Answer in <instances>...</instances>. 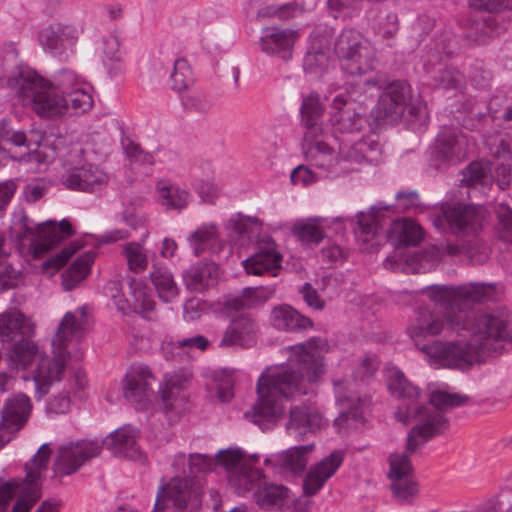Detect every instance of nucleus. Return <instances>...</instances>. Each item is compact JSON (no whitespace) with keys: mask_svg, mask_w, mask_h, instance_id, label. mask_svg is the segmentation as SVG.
Returning <instances> with one entry per match:
<instances>
[{"mask_svg":"<svg viewBox=\"0 0 512 512\" xmlns=\"http://www.w3.org/2000/svg\"><path fill=\"white\" fill-rule=\"evenodd\" d=\"M289 362L264 371L256 383L257 400L244 417L265 432L283 417L284 403L310 394L311 384L326 372L324 354L328 343L320 337L291 346Z\"/></svg>","mask_w":512,"mask_h":512,"instance_id":"1","label":"nucleus"},{"mask_svg":"<svg viewBox=\"0 0 512 512\" xmlns=\"http://www.w3.org/2000/svg\"><path fill=\"white\" fill-rule=\"evenodd\" d=\"M496 291L494 283L470 282L458 286L432 285L427 287L431 303L415 310L407 333L415 346L421 350L430 344L431 338L445 330L459 333L468 327L473 316L474 304L491 300Z\"/></svg>","mask_w":512,"mask_h":512,"instance_id":"2","label":"nucleus"},{"mask_svg":"<svg viewBox=\"0 0 512 512\" xmlns=\"http://www.w3.org/2000/svg\"><path fill=\"white\" fill-rule=\"evenodd\" d=\"M390 394L402 401L395 411V418L404 424L411 419L421 418V422L408 433L406 448H417L430 438L440 434L448 422L444 412L465 405L469 397L444 390H434L425 397L422 390L410 382L399 369L389 372L386 380Z\"/></svg>","mask_w":512,"mask_h":512,"instance_id":"3","label":"nucleus"},{"mask_svg":"<svg viewBox=\"0 0 512 512\" xmlns=\"http://www.w3.org/2000/svg\"><path fill=\"white\" fill-rule=\"evenodd\" d=\"M463 331L469 332L468 341L431 340L420 351L435 364L464 371L474 363H484L487 358L502 354L503 343L512 340L508 319L499 313L477 314Z\"/></svg>","mask_w":512,"mask_h":512,"instance_id":"4","label":"nucleus"},{"mask_svg":"<svg viewBox=\"0 0 512 512\" xmlns=\"http://www.w3.org/2000/svg\"><path fill=\"white\" fill-rule=\"evenodd\" d=\"M366 85L381 92L372 111L375 119L383 123H398L403 118L410 128L422 133L425 131L429 115L425 105L411 104V86L406 80H392L382 75L367 79Z\"/></svg>","mask_w":512,"mask_h":512,"instance_id":"5","label":"nucleus"},{"mask_svg":"<svg viewBox=\"0 0 512 512\" xmlns=\"http://www.w3.org/2000/svg\"><path fill=\"white\" fill-rule=\"evenodd\" d=\"M488 210L478 204L444 202L440 214L433 219L434 226L457 237H470L465 249L471 260L483 263L489 257V246L479 235L489 223Z\"/></svg>","mask_w":512,"mask_h":512,"instance_id":"6","label":"nucleus"},{"mask_svg":"<svg viewBox=\"0 0 512 512\" xmlns=\"http://www.w3.org/2000/svg\"><path fill=\"white\" fill-rule=\"evenodd\" d=\"M392 206L376 204L369 212H359L356 216L354 233L358 240L369 242L382 232L395 246H417L423 239L421 226L412 219H397L391 216Z\"/></svg>","mask_w":512,"mask_h":512,"instance_id":"7","label":"nucleus"},{"mask_svg":"<svg viewBox=\"0 0 512 512\" xmlns=\"http://www.w3.org/2000/svg\"><path fill=\"white\" fill-rule=\"evenodd\" d=\"M324 108L319 95L315 92L304 97L300 106L302 124L306 128L304 140L306 160L311 166L322 170L328 178L342 175L339 154L334 156V149L324 140L318 139L322 133V117Z\"/></svg>","mask_w":512,"mask_h":512,"instance_id":"8","label":"nucleus"},{"mask_svg":"<svg viewBox=\"0 0 512 512\" xmlns=\"http://www.w3.org/2000/svg\"><path fill=\"white\" fill-rule=\"evenodd\" d=\"M81 337L82 324L76 319L74 313L66 312L52 340L54 356L40 358L32 374L35 386L34 397L37 401L49 393L55 382L61 380L70 359V354L67 351L69 342L74 338L79 340Z\"/></svg>","mask_w":512,"mask_h":512,"instance_id":"9","label":"nucleus"},{"mask_svg":"<svg viewBox=\"0 0 512 512\" xmlns=\"http://www.w3.org/2000/svg\"><path fill=\"white\" fill-rule=\"evenodd\" d=\"M334 51L342 71L348 75L361 76L376 67L374 50L355 29L344 28L341 31L335 40Z\"/></svg>","mask_w":512,"mask_h":512,"instance_id":"10","label":"nucleus"},{"mask_svg":"<svg viewBox=\"0 0 512 512\" xmlns=\"http://www.w3.org/2000/svg\"><path fill=\"white\" fill-rule=\"evenodd\" d=\"M202 487L200 476H175L167 484L159 487L152 512H162L169 505L175 512H183L186 509L193 512L201 504Z\"/></svg>","mask_w":512,"mask_h":512,"instance_id":"11","label":"nucleus"},{"mask_svg":"<svg viewBox=\"0 0 512 512\" xmlns=\"http://www.w3.org/2000/svg\"><path fill=\"white\" fill-rule=\"evenodd\" d=\"M333 385L336 404L339 406V415L333 426L340 435H344L364 424V415L370 408L372 399L368 394H358L350 390L344 380H334Z\"/></svg>","mask_w":512,"mask_h":512,"instance_id":"12","label":"nucleus"},{"mask_svg":"<svg viewBox=\"0 0 512 512\" xmlns=\"http://www.w3.org/2000/svg\"><path fill=\"white\" fill-rule=\"evenodd\" d=\"M243 450H218L216 463L222 465L230 473V483L239 495L258 490L265 481L260 469L247 464Z\"/></svg>","mask_w":512,"mask_h":512,"instance_id":"13","label":"nucleus"},{"mask_svg":"<svg viewBox=\"0 0 512 512\" xmlns=\"http://www.w3.org/2000/svg\"><path fill=\"white\" fill-rule=\"evenodd\" d=\"M51 450H36L33 458L25 464L27 488L14 504L11 512H29L33 505L40 499L41 493L36 486L41 471L47 468ZM59 503L55 500H45L37 508L36 512H55Z\"/></svg>","mask_w":512,"mask_h":512,"instance_id":"14","label":"nucleus"},{"mask_svg":"<svg viewBox=\"0 0 512 512\" xmlns=\"http://www.w3.org/2000/svg\"><path fill=\"white\" fill-rule=\"evenodd\" d=\"M33 405L24 393L9 396L1 409L0 448L7 445L13 434L21 430L27 423Z\"/></svg>","mask_w":512,"mask_h":512,"instance_id":"15","label":"nucleus"},{"mask_svg":"<svg viewBox=\"0 0 512 512\" xmlns=\"http://www.w3.org/2000/svg\"><path fill=\"white\" fill-rule=\"evenodd\" d=\"M33 82L31 89L27 88V93L20 96L31 99L37 115L52 118L66 113L63 95L52 89L38 74Z\"/></svg>","mask_w":512,"mask_h":512,"instance_id":"16","label":"nucleus"},{"mask_svg":"<svg viewBox=\"0 0 512 512\" xmlns=\"http://www.w3.org/2000/svg\"><path fill=\"white\" fill-rule=\"evenodd\" d=\"M155 377L147 365H132L126 372L123 380V395L125 399L144 408L153 393L152 383Z\"/></svg>","mask_w":512,"mask_h":512,"instance_id":"17","label":"nucleus"},{"mask_svg":"<svg viewBox=\"0 0 512 512\" xmlns=\"http://www.w3.org/2000/svg\"><path fill=\"white\" fill-rule=\"evenodd\" d=\"M344 460L343 450H333L328 456L311 465L303 477L302 490L304 497L316 495L330 479Z\"/></svg>","mask_w":512,"mask_h":512,"instance_id":"18","label":"nucleus"},{"mask_svg":"<svg viewBox=\"0 0 512 512\" xmlns=\"http://www.w3.org/2000/svg\"><path fill=\"white\" fill-rule=\"evenodd\" d=\"M282 255L271 236H260L255 244L253 255L245 259L243 267L248 275L261 276L281 267Z\"/></svg>","mask_w":512,"mask_h":512,"instance_id":"19","label":"nucleus"},{"mask_svg":"<svg viewBox=\"0 0 512 512\" xmlns=\"http://www.w3.org/2000/svg\"><path fill=\"white\" fill-rule=\"evenodd\" d=\"M108 182V174L97 165L90 163L72 168L62 180L67 189L86 193L100 191L108 185Z\"/></svg>","mask_w":512,"mask_h":512,"instance_id":"20","label":"nucleus"},{"mask_svg":"<svg viewBox=\"0 0 512 512\" xmlns=\"http://www.w3.org/2000/svg\"><path fill=\"white\" fill-rule=\"evenodd\" d=\"M139 438V431L131 425L122 426L106 437H93L71 440L58 448H134Z\"/></svg>","mask_w":512,"mask_h":512,"instance_id":"21","label":"nucleus"},{"mask_svg":"<svg viewBox=\"0 0 512 512\" xmlns=\"http://www.w3.org/2000/svg\"><path fill=\"white\" fill-rule=\"evenodd\" d=\"M36 76V71L19 65L15 56L0 57V88L8 87L19 96L26 94L27 88L31 89Z\"/></svg>","mask_w":512,"mask_h":512,"instance_id":"22","label":"nucleus"},{"mask_svg":"<svg viewBox=\"0 0 512 512\" xmlns=\"http://www.w3.org/2000/svg\"><path fill=\"white\" fill-rule=\"evenodd\" d=\"M38 39L46 52L52 56H62L76 44L78 31L72 25L52 23L40 30Z\"/></svg>","mask_w":512,"mask_h":512,"instance_id":"23","label":"nucleus"},{"mask_svg":"<svg viewBox=\"0 0 512 512\" xmlns=\"http://www.w3.org/2000/svg\"><path fill=\"white\" fill-rule=\"evenodd\" d=\"M258 331L259 326L254 317L249 313H241L231 320L220 341V346L250 347L255 343Z\"/></svg>","mask_w":512,"mask_h":512,"instance_id":"24","label":"nucleus"},{"mask_svg":"<svg viewBox=\"0 0 512 512\" xmlns=\"http://www.w3.org/2000/svg\"><path fill=\"white\" fill-rule=\"evenodd\" d=\"M379 144L375 141H367L359 139L353 143H348V140L339 138V157L342 175H346L354 170H357L355 165H361L369 161V154L376 152Z\"/></svg>","mask_w":512,"mask_h":512,"instance_id":"25","label":"nucleus"},{"mask_svg":"<svg viewBox=\"0 0 512 512\" xmlns=\"http://www.w3.org/2000/svg\"><path fill=\"white\" fill-rule=\"evenodd\" d=\"M327 425V420L314 408L294 407L290 409V417L286 424V431L298 440L307 433H315Z\"/></svg>","mask_w":512,"mask_h":512,"instance_id":"26","label":"nucleus"},{"mask_svg":"<svg viewBox=\"0 0 512 512\" xmlns=\"http://www.w3.org/2000/svg\"><path fill=\"white\" fill-rule=\"evenodd\" d=\"M219 266L213 261H197L183 273V281L188 290L203 293L217 285Z\"/></svg>","mask_w":512,"mask_h":512,"instance_id":"27","label":"nucleus"},{"mask_svg":"<svg viewBox=\"0 0 512 512\" xmlns=\"http://www.w3.org/2000/svg\"><path fill=\"white\" fill-rule=\"evenodd\" d=\"M460 153L456 130L453 127L444 126L429 151V160L431 165L439 169L441 164L459 160Z\"/></svg>","mask_w":512,"mask_h":512,"instance_id":"28","label":"nucleus"},{"mask_svg":"<svg viewBox=\"0 0 512 512\" xmlns=\"http://www.w3.org/2000/svg\"><path fill=\"white\" fill-rule=\"evenodd\" d=\"M296 32L278 27H266L260 38L261 50L268 55H276L284 60L292 56Z\"/></svg>","mask_w":512,"mask_h":512,"instance_id":"29","label":"nucleus"},{"mask_svg":"<svg viewBox=\"0 0 512 512\" xmlns=\"http://www.w3.org/2000/svg\"><path fill=\"white\" fill-rule=\"evenodd\" d=\"M270 324L278 331L303 332L313 328V321L289 304H279L270 313Z\"/></svg>","mask_w":512,"mask_h":512,"instance_id":"30","label":"nucleus"},{"mask_svg":"<svg viewBox=\"0 0 512 512\" xmlns=\"http://www.w3.org/2000/svg\"><path fill=\"white\" fill-rule=\"evenodd\" d=\"M34 334L33 324L19 310H10L0 314V342L3 347L21 337H33Z\"/></svg>","mask_w":512,"mask_h":512,"instance_id":"31","label":"nucleus"},{"mask_svg":"<svg viewBox=\"0 0 512 512\" xmlns=\"http://www.w3.org/2000/svg\"><path fill=\"white\" fill-rule=\"evenodd\" d=\"M45 226V233L43 241L38 242L34 239V256L38 257L40 254L48 252L50 249L59 245L63 240L73 236L75 231L71 222L68 219H62L59 223L54 220L43 222Z\"/></svg>","mask_w":512,"mask_h":512,"instance_id":"32","label":"nucleus"},{"mask_svg":"<svg viewBox=\"0 0 512 512\" xmlns=\"http://www.w3.org/2000/svg\"><path fill=\"white\" fill-rule=\"evenodd\" d=\"M367 79L363 82L349 84L343 92L338 93L332 100L333 108L361 106L368 112V103L372 102L376 91L366 85Z\"/></svg>","mask_w":512,"mask_h":512,"instance_id":"33","label":"nucleus"},{"mask_svg":"<svg viewBox=\"0 0 512 512\" xmlns=\"http://www.w3.org/2000/svg\"><path fill=\"white\" fill-rule=\"evenodd\" d=\"M328 227V219L312 217L296 222L292 228V233L302 245L311 247L323 241L326 237L325 229Z\"/></svg>","mask_w":512,"mask_h":512,"instance_id":"34","label":"nucleus"},{"mask_svg":"<svg viewBox=\"0 0 512 512\" xmlns=\"http://www.w3.org/2000/svg\"><path fill=\"white\" fill-rule=\"evenodd\" d=\"M334 109L335 129L342 135L360 133L368 124L367 111L361 106Z\"/></svg>","mask_w":512,"mask_h":512,"instance_id":"35","label":"nucleus"},{"mask_svg":"<svg viewBox=\"0 0 512 512\" xmlns=\"http://www.w3.org/2000/svg\"><path fill=\"white\" fill-rule=\"evenodd\" d=\"M290 490L282 484L264 481L262 486L255 490L254 500L263 509H283L289 500Z\"/></svg>","mask_w":512,"mask_h":512,"instance_id":"36","label":"nucleus"},{"mask_svg":"<svg viewBox=\"0 0 512 512\" xmlns=\"http://www.w3.org/2000/svg\"><path fill=\"white\" fill-rule=\"evenodd\" d=\"M99 455V450H59L53 470L56 475L68 476L75 473L85 461Z\"/></svg>","mask_w":512,"mask_h":512,"instance_id":"37","label":"nucleus"},{"mask_svg":"<svg viewBox=\"0 0 512 512\" xmlns=\"http://www.w3.org/2000/svg\"><path fill=\"white\" fill-rule=\"evenodd\" d=\"M309 450H282L274 459V470L283 477L302 474L307 466Z\"/></svg>","mask_w":512,"mask_h":512,"instance_id":"38","label":"nucleus"},{"mask_svg":"<svg viewBox=\"0 0 512 512\" xmlns=\"http://www.w3.org/2000/svg\"><path fill=\"white\" fill-rule=\"evenodd\" d=\"M150 278L155 286L159 298L165 302H171L179 293L173 274L169 268L162 264H154L150 272Z\"/></svg>","mask_w":512,"mask_h":512,"instance_id":"39","label":"nucleus"},{"mask_svg":"<svg viewBox=\"0 0 512 512\" xmlns=\"http://www.w3.org/2000/svg\"><path fill=\"white\" fill-rule=\"evenodd\" d=\"M189 240L196 256H200L205 251L216 254L223 249V243L214 226H205L194 231Z\"/></svg>","mask_w":512,"mask_h":512,"instance_id":"40","label":"nucleus"},{"mask_svg":"<svg viewBox=\"0 0 512 512\" xmlns=\"http://www.w3.org/2000/svg\"><path fill=\"white\" fill-rule=\"evenodd\" d=\"M45 232L44 224L35 225L34 221L24 211L20 212L10 227V237L18 243H22L24 240L35 236L43 240Z\"/></svg>","mask_w":512,"mask_h":512,"instance_id":"41","label":"nucleus"},{"mask_svg":"<svg viewBox=\"0 0 512 512\" xmlns=\"http://www.w3.org/2000/svg\"><path fill=\"white\" fill-rule=\"evenodd\" d=\"M94 258L95 253L87 251L71 263L66 273L63 274V284L66 290L72 289L76 283L86 278L91 270Z\"/></svg>","mask_w":512,"mask_h":512,"instance_id":"42","label":"nucleus"},{"mask_svg":"<svg viewBox=\"0 0 512 512\" xmlns=\"http://www.w3.org/2000/svg\"><path fill=\"white\" fill-rule=\"evenodd\" d=\"M184 379L178 375L165 378L164 386L160 387V395L166 412L177 408L178 402H184Z\"/></svg>","mask_w":512,"mask_h":512,"instance_id":"43","label":"nucleus"},{"mask_svg":"<svg viewBox=\"0 0 512 512\" xmlns=\"http://www.w3.org/2000/svg\"><path fill=\"white\" fill-rule=\"evenodd\" d=\"M33 337H21L13 343L5 346L9 349L10 360L23 367L29 365L37 356L38 347L32 341Z\"/></svg>","mask_w":512,"mask_h":512,"instance_id":"44","label":"nucleus"},{"mask_svg":"<svg viewBox=\"0 0 512 512\" xmlns=\"http://www.w3.org/2000/svg\"><path fill=\"white\" fill-rule=\"evenodd\" d=\"M159 199L167 210L181 211L186 208L190 194L176 185L158 184Z\"/></svg>","mask_w":512,"mask_h":512,"instance_id":"45","label":"nucleus"},{"mask_svg":"<svg viewBox=\"0 0 512 512\" xmlns=\"http://www.w3.org/2000/svg\"><path fill=\"white\" fill-rule=\"evenodd\" d=\"M2 142L30 149L32 138H29L25 131L15 130L12 127L11 120L2 118L0 120V154L8 156V151L2 146Z\"/></svg>","mask_w":512,"mask_h":512,"instance_id":"46","label":"nucleus"},{"mask_svg":"<svg viewBox=\"0 0 512 512\" xmlns=\"http://www.w3.org/2000/svg\"><path fill=\"white\" fill-rule=\"evenodd\" d=\"M495 223L494 234L503 242L512 245V208L505 204L499 203L494 207Z\"/></svg>","mask_w":512,"mask_h":512,"instance_id":"47","label":"nucleus"},{"mask_svg":"<svg viewBox=\"0 0 512 512\" xmlns=\"http://www.w3.org/2000/svg\"><path fill=\"white\" fill-rule=\"evenodd\" d=\"M129 289L134 299V311L140 313L144 318L155 309V301L151 295L146 292V286L141 280L131 278L129 280Z\"/></svg>","mask_w":512,"mask_h":512,"instance_id":"48","label":"nucleus"},{"mask_svg":"<svg viewBox=\"0 0 512 512\" xmlns=\"http://www.w3.org/2000/svg\"><path fill=\"white\" fill-rule=\"evenodd\" d=\"M390 489L395 499L401 503H411L419 493V484L414 475L390 480Z\"/></svg>","mask_w":512,"mask_h":512,"instance_id":"49","label":"nucleus"},{"mask_svg":"<svg viewBox=\"0 0 512 512\" xmlns=\"http://www.w3.org/2000/svg\"><path fill=\"white\" fill-rule=\"evenodd\" d=\"M66 113L72 110L75 114L88 112L93 107L92 96L82 88H74L63 95Z\"/></svg>","mask_w":512,"mask_h":512,"instance_id":"50","label":"nucleus"},{"mask_svg":"<svg viewBox=\"0 0 512 512\" xmlns=\"http://www.w3.org/2000/svg\"><path fill=\"white\" fill-rule=\"evenodd\" d=\"M169 83L171 89L178 92L186 90L193 83L192 71L186 59L178 58L175 60Z\"/></svg>","mask_w":512,"mask_h":512,"instance_id":"51","label":"nucleus"},{"mask_svg":"<svg viewBox=\"0 0 512 512\" xmlns=\"http://www.w3.org/2000/svg\"><path fill=\"white\" fill-rule=\"evenodd\" d=\"M388 462L389 470L387 477L389 480L414 475V469L410 460V456L407 453H391L389 455Z\"/></svg>","mask_w":512,"mask_h":512,"instance_id":"52","label":"nucleus"},{"mask_svg":"<svg viewBox=\"0 0 512 512\" xmlns=\"http://www.w3.org/2000/svg\"><path fill=\"white\" fill-rule=\"evenodd\" d=\"M510 0H469V6L478 11L488 12L489 15L483 18L484 27L490 31L496 26V19L492 13H497L509 6Z\"/></svg>","mask_w":512,"mask_h":512,"instance_id":"53","label":"nucleus"},{"mask_svg":"<svg viewBox=\"0 0 512 512\" xmlns=\"http://www.w3.org/2000/svg\"><path fill=\"white\" fill-rule=\"evenodd\" d=\"M4 243L5 237L0 233V292L15 287L18 274L11 265L5 263L8 254L3 249Z\"/></svg>","mask_w":512,"mask_h":512,"instance_id":"54","label":"nucleus"},{"mask_svg":"<svg viewBox=\"0 0 512 512\" xmlns=\"http://www.w3.org/2000/svg\"><path fill=\"white\" fill-rule=\"evenodd\" d=\"M214 460L200 453L189 454L187 468H183V475H197L204 481V474L212 469Z\"/></svg>","mask_w":512,"mask_h":512,"instance_id":"55","label":"nucleus"},{"mask_svg":"<svg viewBox=\"0 0 512 512\" xmlns=\"http://www.w3.org/2000/svg\"><path fill=\"white\" fill-rule=\"evenodd\" d=\"M215 393L222 403L230 402L234 397V379L231 374L223 370L214 375Z\"/></svg>","mask_w":512,"mask_h":512,"instance_id":"56","label":"nucleus"},{"mask_svg":"<svg viewBox=\"0 0 512 512\" xmlns=\"http://www.w3.org/2000/svg\"><path fill=\"white\" fill-rule=\"evenodd\" d=\"M328 56L322 49L308 50L303 58V69L307 73L318 74L325 71Z\"/></svg>","mask_w":512,"mask_h":512,"instance_id":"57","label":"nucleus"},{"mask_svg":"<svg viewBox=\"0 0 512 512\" xmlns=\"http://www.w3.org/2000/svg\"><path fill=\"white\" fill-rule=\"evenodd\" d=\"M275 294L273 286L266 287H246L243 289V297L247 301L248 308H256L262 306L270 300Z\"/></svg>","mask_w":512,"mask_h":512,"instance_id":"58","label":"nucleus"},{"mask_svg":"<svg viewBox=\"0 0 512 512\" xmlns=\"http://www.w3.org/2000/svg\"><path fill=\"white\" fill-rule=\"evenodd\" d=\"M461 182L467 187L484 186L488 182V173L479 162H471L463 172Z\"/></svg>","mask_w":512,"mask_h":512,"instance_id":"59","label":"nucleus"},{"mask_svg":"<svg viewBox=\"0 0 512 512\" xmlns=\"http://www.w3.org/2000/svg\"><path fill=\"white\" fill-rule=\"evenodd\" d=\"M79 248L80 246L75 243H70L68 246H65L59 253H56L43 262V270L48 272L52 269V274L59 271L66 265L69 259L79 250Z\"/></svg>","mask_w":512,"mask_h":512,"instance_id":"60","label":"nucleus"},{"mask_svg":"<svg viewBox=\"0 0 512 512\" xmlns=\"http://www.w3.org/2000/svg\"><path fill=\"white\" fill-rule=\"evenodd\" d=\"M463 75L455 67H445L435 76V85L443 90L457 89Z\"/></svg>","mask_w":512,"mask_h":512,"instance_id":"61","label":"nucleus"},{"mask_svg":"<svg viewBox=\"0 0 512 512\" xmlns=\"http://www.w3.org/2000/svg\"><path fill=\"white\" fill-rule=\"evenodd\" d=\"M122 146L125 155L130 159L131 162H137L148 165L153 164V155L149 152H146L140 146V144L130 139H126L125 141H122Z\"/></svg>","mask_w":512,"mask_h":512,"instance_id":"62","label":"nucleus"},{"mask_svg":"<svg viewBox=\"0 0 512 512\" xmlns=\"http://www.w3.org/2000/svg\"><path fill=\"white\" fill-rule=\"evenodd\" d=\"M48 85L61 95H64L66 91L77 88V75L71 70L61 69L54 77L53 82L51 84L48 83Z\"/></svg>","mask_w":512,"mask_h":512,"instance_id":"63","label":"nucleus"},{"mask_svg":"<svg viewBox=\"0 0 512 512\" xmlns=\"http://www.w3.org/2000/svg\"><path fill=\"white\" fill-rule=\"evenodd\" d=\"M379 368V361L375 355L365 356L353 372L355 382L366 383Z\"/></svg>","mask_w":512,"mask_h":512,"instance_id":"64","label":"nucleus"}]
</instances>
